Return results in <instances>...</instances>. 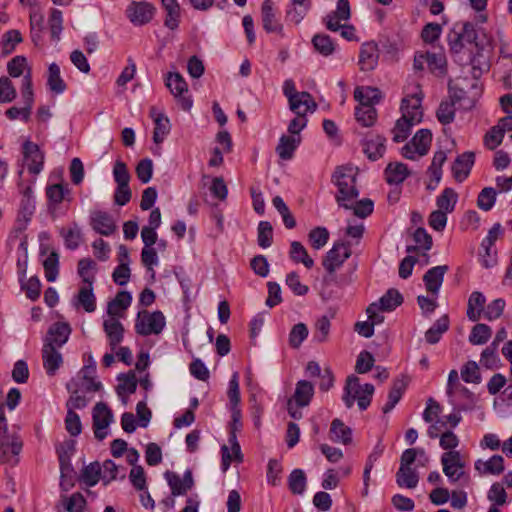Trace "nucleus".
Here are the masks:
<instances>
[{
  "label": "nucleus",
  "instance_id": "obj_1",
  "mask_svg": "<svg viewBox=\"0 0 512 512\" xmlns=\"http://www.w3.org/2000/svg\"><path fill=\"white\" fill-rule=\"evenodd\" d=\"M487 20L486 13L477 12L473 21L454 22L446 36L451 59L461 67L462 73L469 74L475 81L471 85V89L476 90L475 94L482 93L483 86L479 84V80L484 73L489 72L491 67L489 58L492 39L487 37L481 27H478Z\"/></svg>",
  "mask_w": 512,
  "mask_h": 512
},
{
  "label": "nucleus",
  "instance_id": "obj_2",
  "mask_svg": "<svg viewBox=\"0 0 512 512\" xmlns=\"http://www.w3.org/2000/svg\"><path fill=\"white\" fill-rule=\"evenodd\" d=\"M359 168L352 163L337 165L331 174V183L337 187L335 200L340 208L349 210L352 208V202L360 195L357 187V178Z\"/></svg>",
  "mask_w": 512,
  "mask_h": 512
},
{
  "label": "nucleus",
  "instance_id": "obj_3",
  "mask_svg": "<svg viewBox=\"0 0 512 512\" xmlns=\"http://www.w3.org/2000/svg\"><path fill=\"white\" fill-rule=\"evenodd\" d=\"M418 92L406 95L400 103L402 116L396 120L395 129L397 133L393 136L395 143L404 142L411 134L414 124L421 123L423 120L422 101L425 97L421 86H417Z\"/></svg>",
  "mask_w": 512,
  "mask_h": 512
},
{
  "label": "nucleus",
  "instance_id": "obj_4",
  "mask_svg": "<svg viewBox=\"0 0 512 512\" xmlns=\"http://www.w3.org/2000/svg\"><path fill=\"white\" fill-rule=\"evenodd\" d=\"M76 445V440L72 438L65 439L62 443L55 445V453L60 468L59 487L62 492L70 491L78 480L77 472L71 463L72 456L76 452Z\"/></svg>",
  "mask_w": 512,
  "mask_h": 512
},
{
  "label": "nucleus",
  "instance_id": "obj_5",
  "mask_svg": "<svg viewBox=\"0 0 512 512\" xmlns=\"http://www.w3.org/2000/svg\"><path fill=\"white\" fill-rule=\"evenodd\" d=\"M500 105L507 115L501 118L498 124L490 128L484 135L483 142L489 150H495L502 143L505 132L512 131V92L501 96Z\"/></svg>",
  "mask_w": 512,
  "mask_h": 512
},
{
  "label": "nucleus",
  "instance_id": "obj_6",
  "mask_svg": "<svg viewBox=\"0 0 512 512\" xmlns=\"http://www.w3.org/2000/svg\"><path fill=\"white\" fill-rule=\"evenodd\" d=\"M375 387L371 383H365L360 386L359 378L355 375H350L346 379L344 387L343 401L347 408H351L357 400L358 407L361 411L367 410L370 406Z\"/></svg>",
  "mask_w": 512,
  "mask_h": 512
},
{
  "label": "nucleus",
  "instance_id": "obj_7",
  "mask_svg": "<svg viewBox=\"0 0 512 512\" xmlns=\"http://www.w3.org/2000/svg\"><path fill=\"white\" fill-rule=\"evenodd\" d=\"M47 212L51 220L55 221L58 217L64 216L68 211V204L63 209L62 203L71 201V188L64 180L59 183L47 184L45 188Z\"/></svg>",
  "mask_w": 512,
  "mask_h": 512
},
{
  "label": "nucleus",
  "instance_id": "obj_8",
  "mask_svg": "<svg viewBox=\"0 0 512 512\" xmlns=\"http://www.w3.org/2000/svg\"><path fill=\"white\" fill-rule=\"evenodd\" d=\"M352 255L351 244L348 241L337 240L332 248L322 258V266L327 275L324 282H336V270Z\"/></svg>",
  "mask_w": 512,
  "mask_h": 512
},
{
  "label": "nucleus",
  "instance_id": "obj_9",
  "mask_svg": "<svg viewBox=\"0 0 512 512\" xmlns=\"http://www.w3.org/2000/svg\"><path fill=\"white\" fill-rule=\"evenodd\" d=\"M282 90L288 99L290 110L297 116H304L305 113L316 110L317 103L313 96L307 91L298 92L293 79H286Z\"/></svg>",
  "mask_w": 512,
  "mask_h": 512
},
{
  "label": "nucleus",
  "instance_id": "obj_10",
  "mask_svg": "<svg viewBox=\"0 0 512 512\" xmlns=\"http://www.w3.org/2000/svg\"><path fill=\"white\" fill-rule=\"evenodd\" d=\"M166 326V318L162 311L141 310L135 320V332L141 336L158 335Z\"/></svg>",
  "mask_w": 512,
  "mask_h": 512
},
{
  "label": "nucleus",
  "instance_id": "obj_11",
  "mask_svg": "<svg viewBox=\"0 0 512 512\" xmlns=\"http://www.w3.org/2000/svg\"><path fill=\"white\" fill-rule=\"evenodd\" d=\"M441 464L443 473L447 476L450 483H459L461 486H464V484L460 482L461 480H464L465 484L468 483L469 475L464 471L465 462L462 460L459 451L443 453L441 456Z\"/></svg>",
  "mask_w": 512,
  "mask_h": 512
},
{
  "label": "nucleus",
  "instance_id": "obj_12",
  "mask_svg": "<svg viewBox=\"0 0 512 512\" xmlns=\"http://www.w3.org/2000/svg\"><path fill=\"white\" fill-rule=\"evenodd\" d=\"M354 99L358 102L357 106L366 108L368 113L367 120L372 123V120H377L378 112L374 105L378 104L382 99V94L379 88L372 86H356L354 90Z\"/></svg>",
  "mask_w": 512,
  "mask_h": 512
},
{
  "label": "nucleus",
  "instance_id": "obj_13",
  "mask_svg": "<svg viewBox=\"0 0 512 512\" xmlns=\"http://www.w3.org/2000/svg\"><path fill=\"white\" fill-rule=\"evenodd\" d=\"M157 13L156 6L148 1H131L126 7L127 19L136 27L150 23Z\"/></svg>",
  "mask_w": 512,
  "mask_h": 512
},
{
  "label": "nucleus",
  "instance_id": "obj_14",
  "mask_svg": "<svg viewBox=\"0 0 512 512\" xmlns=\"http://www.w3.org/2000/svg\"><path fill=\"white\" fill-rule=\"evenodd\" d=\"M114 420V415L105 402H97L92 411V428L94 436L98 441L107 437L108 428Z\"/></svg>",
  "mask_w": 512,
  "mask_h": 512
},
{
  "label": "nucleus",
  "instance_id": "obj_15",
  "mask_svg": "<svg viewBox=\"0 0 512 512\" xmlns=\"http://www.w3.org/2000/svg\"><path fill=\"white\" fill-rule=\"evenodd\" d=\"M165 86L176 98L182 110L190 111L193 106L191 96H184L188 92V84L179 72H168L165 77Z\"/></svg>",
  "mask_w": 512,
  "mask_h": 512
},
{
  "label": "nucleus",
  "instance_id": "obj_16",
  "mask_svg": "<svg viewBox=\"0 0 512 512\" xmlns=\"http://www.w3.org/2000/svg\"><path fill=\"white\" fill-rule=\"evenodd\" d=\"M23 448V441L17 432H9L7 428L6 433L0 430V463L8 464L12 461L13 457H17Z\"/></svg>",
  "mask_w": 512,
  "mask_h": 512
},
{
  "label": "nucleus",
  "instance_id": "obj_17",
  "mask_svg": "<svg viewBox=\"0 0 512 512\" xmlns=\"http://www.w3.org/2000/svg\"><path fill=\"white\" fill-rule=\"evenodd\" d=\"M21 151L27 164L28 172L38 175L44 167L45 155L37 143L27 139L22 143Z\"/></svg>",
  "mask_w": 512,
  "mask_h": 512
},
{
  "label": "nucleus",
  "instance_id": "obj_18",
  "mask_svg": "<svg viewBox=\"0 0 512 512\" xmlns=\"http://www.w3.org/2000/svg\"><path fill=\"white\" fill-rule=\"evenodd\" d=\"M262 27L266 33H276L284 37V27L277 18V8L273 0H264L261 4Z\"/></svg>",
  "mask_w": 512,
  "mask_h": 512
},
{
  "label": "nucleus",
  "instance_id": "obj_19",
  "mask_svg": "<svg viewBox=\"0 0 512 512\" xmlns=\"http://www.w3.org/2000/svg\"><path fill=\"white\" fill-rule=\"evenodd\" d=\"M351 18V6L349 0H337L336 10L323 18L327 30L337 32L342 28L340 21H348Z\"/></svg>",
  "mask_w": 512,
  "mask_h": 512
},
{
  "label": "nucleus",
  "instance_id": "obj_20",
  "mask_svg": "<svg viewBox=\"0 0 512 512\" xmlns=\"http://www.w3.org/2000/svg\"><path fill=\"white\" fill-rule=\"evenodd\" d=\"M71 332L68 322H54L47 330L43 345L50 344V347L61 348L68 342Z\"/></svg>",
  "mask_w": 512,
  "mask_h": 512
},
{
  "label": "nucleus",
  "instance_id": "obj_21",
  "mask_svg": "<svg viewBox=\"0 0 512 512\" xmlns=\"http://www.w3.org/2000/svg\"><path fill=\"white\" fill-rule=\"evenodd\" d=\"M475 163V153L466 151L458 155L451 166V172L456 182H464L470 175Z\"/></svg>",
  "mask_w": 512,
  "mask_h": 512
},
{
  "label": "nucleus",
  "instance_id": "obj_22",
  "mask_svg": "<svg viewBox=\"0 0 512 512\" xmlns=\"http://www.w3.org/2000/svg\"><path fill=\"white\" fill-rule=\"evenodd\" d=\"M458 393L462 398L465 399L461 404L476 406V396L466 386L460 383L458 372L452 369L448 374V381L446 387V394L451 397L453 394Z\"/></svg>",
  "mask_w": 512,
  "mask_h": 512
},
{
  "label": "nucleus",
  "instance_id": "obj_23",
  "mask_svg": "<svg viewBox=\"0 0 512 512\" xmlns=\"http://www.w3.org/2000/svg\"><path fill=\"white\" fill-rule=\"evenodd\" d=\"M149 116L153 119V142L157 145L161 144L165 137L170 133L171 123L169 118L163 112H157L155 106L149 110Z\"/></svg>",
  "mask_w": 512,
  "mask_h": 512
},
{
  "label": "nucleus",
  "instance_id": "obj_24",
  "mask_svg": "<svg viewBox=\"0 0 512 512\" xmlns=\"http://www.w3.org/2000/svg\"><path fill=\"white\" fill-rule=\"evenodd\" d=\"M449 270L448 265L432 267L423 275V282L426 290L432 296L437 297L444 281V275Z\"/></svg>",
  "mask_w": 512,
  "mask_h": 512
},
{
  "label": "nucleus",
  "instance_id": "obj_25",
  "mask_svg": "<svg viewBox=\"0 0 512 512\" xmlns=\"http://www.w3.org/2000/svg\"><path fill=\"white\" fill-rule=\"evenodd\" d=\"M379 59L378 44L371 40L364 42L359 51V62L360 70L372 71L377 66Z\"/></svg>",
  "mask_w": 512,
  "mask_h": 512
},
{
  "label": "nucleus",
  "instance_id": "obj_26",
  "mask_svg": "<svg viewBox=\"0 0 512 512\" xmlns=\"http://www.w3.org/2000/svg\"><path fill=\"white\" fill-rule=\"evenodd\" d=\"M90 220L93 230L102 236L108 237L116 230L112 216L106 211L97 210L92 212Z\"/></svg>",
  "mask_w": 512,
  "mask_h": 512
},
{
  "label": "nucleus",
  "instance_id": "obj_27",
  "mask_svg": "<svg viewBox=\"0 0 512 512\" xmlns=\"http://www.w3.org/2000/svg\"><path fill=\"white\" fill-rule=\"evenodd\" d=\"M363 152L370 161H377L383 157L386 151V138L376 134L375 138L361 140Z\"/></svg>",
  "mask_w": 512,
  "mask_h": 512
},
{
  "label": "nucleus",
  "instance_id": "obj_28",
  "mask_svg": "<svg viewBox=\"0 0 512 512\" xmlns=\"http://www.w3.org/2000/svg\"><path fill=\"white\" fill-rule=\"evenodd\" d=\"M412 174L403 162H390L384 169V178L389 185H400Z\"/></svg>",
  "mask_w": 512,
  "mask_h": 512
},
{
  "label": "nucleus",
  "instance_id": "obj_29",
  "mask_svg": "<svg viewBox=\"0 0 512 512\" xmlns=\"http://www.w3.org/2000/svg\"><path fill=\"white\" fill-rule=\"evenodd\" d=\"M132 302V294L127 290L117 292L115 298L108 303L107 313L111 319H118L124 316L125 311Z\"/></svg>",
  "mask_w": 512,
  "mask_h": 512
},
{
  "label": "nucleus",
  "instance_id": "obj_30",
  "mask_svg": "<svg viewBox=\"0 0 512 512\" xmlns=\"http://www.w3.org/2000/svg\"><path fill=\"white\" fill-rule=\"evenodd\" d=\"M43 366L48 376H53L63 363V356L58 348L50 347V344L42 348Z\"/></svg>",
  "mask_w": 512,
  "mask_h": 512
},
{
  "label": "nucleus",
  "instance_id": "obj_31",
  "mask_svg": "<svg viewBox=\"0 0 512 512\" xmlns=\"http://www.w3.org/2000/svg\"><path fill=\"white\" fill-rule=\"evenodd\" d=\"M504 485H506L508 489L512 488V471L504 475L502 483L495 482L491 485L488 491V499L494 503L493 506H502L506 503L507 493Z\"/></svg>",
  "mask_w": 512,
  "mask_h": 512
},
{
  "label": "nucleus",
  "instance_id": "obj_32",
  "mask_svg": "<svg viewBox=\"0 0 512 512\" xmlns=\"http://www.w3.org/2000/svg\"><path fill=\"white\" fill-rule=\"evenodd\" d=\"M117 380L121 381V383L116 386L117 395L120 397L123 404H126L128 395L136 392L138 379L135 372L130 370L127 373H120L117 376Z\"/></svg>",
  "mask_w": 512,
  "mask_h": 512
},
{
  "label": "nucleus",
  "instance_id": "obj_33",
  "mask_svg": "<svg viewBox=\"0 0 512 512\" xmlns=\"http://www.w3.org/2000/svg\"><path fill=\"white\" fill-rule=\"evenodd\" d=\"M75 305L81 307L87 313H92L96 310V297L93 292V284H84L75 295Z\"/></svg>",
  "mask_w": 512,
  "mask_h": 512
},
{
  "label": "nucleus",
  "instance_id": "obj_34",
  "mask_svg": "<svg viewBox=\"0 0 512 512\" xmlns=\"http://www.w3.org/2000/svg\"><path fill=\"white\" fill-rule=\"evenodd\" d=\"M315 390L312 382L308 380H299L296 383L293 398L297 408L308 406L314 396Z\"/></svg>",
  "mask_w": 512,
  "mask_h": 512
},
{
  "label": "nucleus",
  "instance_id": "obj_35",
  "mask_svg": "<svg viewBox=\"0 0 512 512\" xmlns=\"http://www.w3.org/2000/svg\"><path fill=\"white\" fill-rule=\"evenodd\" d=\"M103 329L109 340V345L112 350L123 341L124 338V326L119 319L105 320L103 323Z\"/></svg>",
  "mask_w": 512,
  "mask_h": 512
},
{
  "label": "nucleus",
  "instance_id": "obj_36",
  "mask_svg": "<svg viewBox=\"0 0 512 512\" xmlns=\"http://www.w3.org/2000/svg\"><path fill=\"white\" fill-rule=\"evenodd\" d=\"M474 466L479 473L488 475H500L505 469L504 458L499 454L491 456L487 461L479 459Z\"/></svg>",
  "mask_w": 512,
  "mask_h": 512
},
{
  "label": "nucleus",
  "instance_id": "obj_37",
  "mask_svg": "<svg viewBox=\"0 0 512 512\" xmlns=\"http://www.w3.org/2000/svg\"><path fill=\"white\" fill-rule=\"evenodd\" d=\"M408 387V382L396 379L393 381V384L388 392V400L382 407V411L384 414L391 412L394 407L398 404V402L402 399L403 395L406 392Z\"/></svg>",
  "mask_w": 512,
  "mask_h": 512
},
{
  "label": "nucleus",
  "instance_id": "obj_38",
  "mask_svg": "<svg viewBox=\"0 0 512 512\" xmlns=\"http://www.w3.org/2000/svg\"><path fill=\"white\" fill-rule=\"evenodd\" d=\"M450 318L448 314L442 315L433 325L425 332V340L428 344H437L442 335L449 330Z\"/></svg>",
  "mask_w": 512,
  "mask_h": 512
},
{
  "label": "nucleus",
  "instance_id": "obj_39",
  "mask_svg": "<svg viewBox=\"0 0 512 512\" xmlns=\"http://www.w3.org/2000/svg\"><path fill=\"white\" fill-rule=\"evenodd\" d=\"M486 297L480 291H473L468 299L467 317L470 321H478L485 309Z\"/></svg>",
  "mask_w": 512,
  "mask_h": 512
},
{
  "label": "nucleus",
  "instance_id": "obj_40",
  "mask_svg": "<svg viewBox=\"0 0 512 512\" xmlns=\"http://www.w3.org/2000/svg\"><path fill=\"white\" fill-rule=\"evenodd\" d=\"M103 480L101 465L98 461H93L84 466L78 476V481L85 484L86 487H94L100 480Z\"/></svg>",
  "mask_w": 512,
  "mask_h": 512
},
{
  "label": "nucleus",
  "instance_id": "obj_41",
  "mask_svg": "<svg viewBox=\"0 0 512 512\" xmlns=\"http://www.w3.org/2000/svg\"><path fill=\"white\" fill-rule=\"evenodd\" d=\"M313 49L324 57L331 56L337 47V43L334 39L325 33H316L311 40Z\"/></svg>",
  "mask_w": 512,
  "mask_h": 512
},
{
  "label": "nucleus",
  "instance_id": "obj_42",
  "mask_svg": "<svg viewBox=\"0 0 512 512\" xmlns=\"http://www.w3.org/2000/svg\"><path fill=\"white\" fill-rule=\"evenodd\" d=\"M404 302L403 295L396 288H389L376 302L382 312H392Z\"/></svg>",
  "mask_w": 512,
  "mask_h": 512
},
{
  "label": "nucleus",
  "instance_id": "obj_43",
  "mask_svg": "<svg viewBox=\"0 0 512 512\" xmlns=\"http://www.w3.org/2000/svg\"><path fill=\"white\" fill-rule=\"evenodd\" d=\"M433 135L430 129L422 128L419 129L414 136L411 138L410 143H412L415 148V152L423 157L428 154L431 144H432Z\"/></svg>",
  "mask_w": 512,
  "mask_h": 512
},
{
  "label": "nucleus",
  "instance_id": "obj_44",
  "mask_svg": "<svg viewBox=\"0 0 512 512\" xmlns=\"http://www.w3.org/2000/svg\"><path fill=\"white\" fill-rule=\"evenodd\" d=\"M352 435V429L349 426H346L341 419H333L330 426V438L332 441L349 445L353 440Z\"/></svg>",
  "mask_w": 512,
  "mask_h": 512
},
{
  "label": "nucleus",
  "instance_id": "obj_45",
  "mask_svg": "<svg viewBox=\"0 0 512 512\" xmlns=\"http://www.w3.org/2000/svg\"><path fill=\"white\" fill-rule=\"evenodd\" d=\"M35 213V200H21L16 217V231L23 232L27 229Z\"/></svg>",
  "mask_w": 512,
  "mask_h": 512
},
{
  "label": "nucleus",
  "instance_id": "obj_46",
  "mask_svg": "<svg viewBox=\"0 0 512 512\" xmlns=\"http://www.w3.org/2000/svg\"><path fill=\"white\" fill-rule=\"evenodd\" d=\"M447 159L446 152L443 150H438L434 153L432 162L430 166L428 167V173L430 175H433V179H435V184L432 185L431 183H428L426 185V189L429 191L435 190L438 186L439 182L442 179L443 170L442 166L445 163Z\"/></svg>",
  "mask_w": 512,
  "mask_h": 512
},
{
  "label": "nucleus",
  "instance_id": "obj_47",
  "mask_svg": "<svg viewBox=\"0 0 512 512\" xmlns=\"http://www.w3.org/2000/svg\"><path fill=\"white\" fill-rule=\"evenodd\" d=\"M301 138L297 139L293 136L282 135L276 147V153L282 160H290L293 158L294 153L300 145Z\"/></svg>",
  "mask_w": 512,
  "mask_h": 512
},
{
  "label": "nucleus",
  "instance_id": "obj_48",
  "mask_svg": "<svg viewBox=\"0 0 512 512\" xmlns=\"http://www.w3.org/2000/svg\"><path fill=\"white\" fill-rule=\"evenodd\" d=\"M47 86L55 94H61L67 89V84L61 77V71L55 62L48 66Z\"/></svg>",
  "mask_w": 512,
  "mask_h": 512
},
{
  "label": "nucleus",
  "instance_id": "obj_49",
  "mask_svg": "<svg viewBox=\"0 0 512 512\" xmlns=\"http://www.w3.org/2000/svg\"><path fill=\"white\" fill-rule=\"evenodd\" d=\"M231 451L232 453L230 452V449L226 444H223L221 446L220 467L223 473L228 471L232 462L242 463L244 461V455L242 453L241 446L232 448Z\"/></svg>",
  "mask_w": 512,
  "mask_h": 512
},
{
  "label": "nucleus",
  "instance_id": "obj_50",
  "mask_svg": "<svg viewBox=\"0 0 512 512\" xmlns=\"http://www.w3.org/2000/svg\"><path fill=\"white\" fill-rule=\"evenodd\" d=\"M457 201V192L451 187H446L436 198L437 210L445 211L447 214L451 213L454 211Z\"/></svg>",
  "mask_w": 512,
  "mask_h": 512
},
{
  "label": "nucleus",
  "instance_id": "obj_51",
  "mask_svg": "<svg viewBox=\"0 0 512 512\" xmlns=\"http://www.w3.org/2000/svg\"><path fill=\"white\" fill-rule=\"evenodd\" d=\"M426 63L431 73L439 77L447 74V61L444 54H436L430 51L425 52Z\"/></svg>",
  "mask_w": 512,
  "mask_h": 512
},
{
  "label": "nucleus",
  "instance_id": "obj_52",
  "mask_svg": "<svg viewBox=\"0 0 512 512\" xmlns=\"http://www.w3.org/2000/svg\"><path fill=\"white\" fill-rule=\"evenodd\" d=\"M23 41L22 34L17 29L8 30L3 34L1 42V55L6 57L15 51L18 44Z\"/></svg>",
  "mask_w": 512,
  "mask_h": 512
},
{
  "label": "nucleus",
  "instance_id": "obj_53",
  "mask_svg": "<svg viewBox=\"0 0 512 512\" xmlns=\"http://www.w3.org/2000/svg\"><path fill=\"white\" fill-rule=\"evenodd\" d=\"M307 485V477L305 472L296 468L293 469L288 476V488L294 495H301L304 493Z\"/></svg>",
  "mask_w": 512,
  "mask_h": 512
},
{
  "label": "nucleus",
  "instance_id": "obj_54",
  "mask_svg": "<svg viewBox=\"0 0 512 512\" xmlns=\"http://www.w3.org/2000/svg\"><path fill=\"white\" fill-rule=\"evenodd\" d=\"M59 257V253L53 249L42 262L45 278L48 282H55L59 275Z\"/></svg>",
  "mask_w": 512,
  "mask_h": 512
},
{
  "label": "nucleus",
  "instance_id": "obj_55",
  "mask_svg": "<svg viewBox=\"0 0 512 512\" xmlns=\"http://www.w3.org/2000/svg\"><path fill=\"white\" fill-rule=\"evenodd\" d=\"M97 270V263L91 259L90 257L81 258L77 264V272L82 279L84 284H94L95 282V273H90L89 271Z\"/></svg>",
  "mask_w": 512,
  "mask_h": 512
},
{
  "label": "nucleus",
  "instance_id": "obj_56",
  "mask_svg": "<svg viewBox=\"0 0 512 512\" xmlns=\"http://www.w3.org/2000/svg\"><path fill=\"white\" fill-rule=\"evenodd\" d=\"M419 482V475L413 468H399L396 473V483L399 487L413 489Z\"/></svg>",
  "mask_w": 512,
  "mask_h": 512
},
{
  "label": "nucleus",
  "instance_id": "obj_57",
  "mask_svg": "<svg viewBox=\"0 0 512 512\" xmlns=\"http://www.w3.org/2000/svg\"><path fill=\"white\" fill-rule=\"evenodd\" d=\"M21 290L31 301H37L41 295L42 283L37 275L31 276L27 281L19 280Z\"/></svg>",
  "mask_w": 512,
  "mask_h": 512
},
{
  "label": "nucleus",
  "instance_id": "obj_58",
  "mask_svg": "<svg viewBox=\"0 0 512 512\" xmlns=\"http://www.w3.org/2000/svg\"><path fill=\"white\" fill-rule=\"evenodd\" d=\"M492 335V329L489 325L484 323H477L471 329L469 335V342L472 345H483L487 343Z\"/></svg>",
  "mask_w": 512,
  "mask_h": 512
},
{
  "label": "nucleus",
  "instance_id": "obj_59",
  "mask_svg": "<svg viewBox=\"0 0 512 512\" xmlns=\"http://www.w3.org/2000/svg\"><path fill=\"white\" fill-rule=\"evenodd\" d=\"M329 237L330 233L326 227L317 226L310 230L308 242L313 249L320 250L327 244Z\"/></svg>",
  "mask_w": 512,
  "mask_h": 512
},
{
  "label": "nucleus",
  "instance_id": "obj_60",
  "mask_svg": "<svg viewBox=\"0 0 512 512\" xmlns=\"http://www.w3.org/2000/svg\"><path fill=\"white\" fill-rule=\"evenodd\" d=\"M456 116V109L453 102H449L447 99H443L437 110L436 118L442 125H449L454 122Z\"/></svg>",
  "mask_w": 512,
  "mask_h": 512
},
{
  "label": "nucleus",
  "instance_id": "obj_61",
  "mask_svg": "<svg viewBox=\"0 0 512 512\" xmlns=\"http://www.w3.org/2000/svg\"><path fill=\"white\" fill-rule=\"evenodd\" d=\"M308 334L309 330L305 323L299 322L295 324L289 333V346L293 349H298L307 339Z\"/></svg>",
  "mask_w": 512,
  "mask_h": 512
},
{
  "label": "nucleus",
  "instance_id": "obj_62",
  "mask_svg": "<svg viewBox=\"0 0 512 512\" xmlns=\"http://www.w3.org/2000/svg\"><path fill=\"white\" fill-rule=\"evenodd\" d=\"M497 190L493 187H484L478 194L477 207L483 211H490L496 203Z\"/></svg>",
  "mask_w": 512,
  "mask_h": 512
},
{
  "label": "nucleus",
  "instance_id": "obj_63",
  "mask_svg": "<svg viewBox=\"0 0 512 512\" xmlns=\"http://www.w3.org/2000/svg\"><path fill=\"white\" fill-rule=\"evenodd\" d=\"M442 34V24L437 22L426 23L420 33V37L425 44L433 45Z\"/></svg>",
  "mask_w": 512,
  "mask_h": 512
},
{
  "label": "nucleus",
  "instance_id": "obj_64",
  "mask_svg": "<svg viewBox=\"0 0 512 512\" xmlns=\"http://www.w3.org/2000/svg\"><path fill=\"white\" fill-rule=\"evenodd\" d=\"M461 378L466 383H481L482 377L478 364L473 360L467 361L461 368Z\"/></svg>",
  "mask_w": 512,
  "mask_h": 512
}]
</instances>
